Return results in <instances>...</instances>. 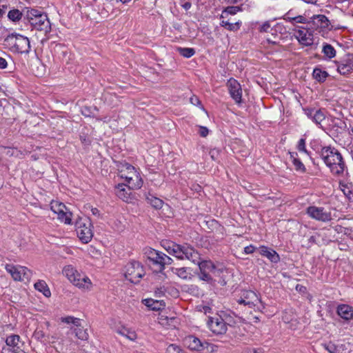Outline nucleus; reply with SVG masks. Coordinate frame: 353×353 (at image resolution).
<instances>
[{
  "label": "nucleus",
  "mask_w": 353,
  "mask_h": 353,
  "mask_svg": "<svg viewBox=\"0 0 353 353\" xmlns=\"http://www.w3.org/2000/svg\"><path fill=\"white\" fill-rule=\"evenodd\" d=\"M190 100L191 103L194 105H199L201 104L199 99L195 96L191 97Z\"/></svg>",
  "instance_id": "obj_52"
},
{
  "label": "nucleus",
  "mask_w": 353,
  "mask_h": 353,
  "mask_svg": "<svg viewBox=\"0 0 353 353\" xmlns=\"http://www.w3.org/2000/svg\"><path fill=\"white\" fill-rule=\"evenodd\" d=\"M165 292H166V289H165V286H161L159 288H157V290H155V292H154L155 296L157 297L160 298V297L165 295Z\"/></svg>",
  "instance_id": "obj_47"
},
{
  "label": "nucleus",
  "mask_w": 353,
  "mask_h": 353,
  "mask_svg": "<svg viewBox=\"0 0 353 353\" xmlns=\"http://www.w3.org/2000/svg\"><path fill=\"white\" fill-rule=\"evenodd\" d=\"M320 157L334 176L344 177L348 174L343 158L335 148L330 146L322 148Z\"/></svg>",
  "instance_id": "obj_2"
},
{
  "label": "nucleus",
  "mask_w": 353,
  "mask_h": 353,
  "mask_svg": "<svg viewBox=\"0 0 353 353\" xmlns=\"http://www.w3.org/2000/svg\"><path fill=\"white\" fill-rule=\"evenodd\" d=\"M144 274L143 267L138 261H133L125 265V277L131 283H139Z\"/></svg>",
  "instance_id": "obj_9"
},
{
  "label": "nucleus",
  "mask_w": 353,
  "mask_h": 353,
  "mask_svg": "<svg viewBox=\"0 0 353 353\" xmlns=\"http://www.w3.org/2000/svg\"><path fill=\"white\" fill-rule=\"evenodd\" d=\"M10 50L20 54H28L30 50V40L27 37L20 34L12 33L6 37L4 40Z\"/></svg>",
  "instance_id": "obj_6"
},
{
  "label": "nucleus",
  "mask_w": 353,
  "mask_h": 353,
  "mask_svg": "<svg viewBox=\"0 0 353 353\" xmlns=\"http://www.w3.org/2000/svg\"><path fill=\"white\" fill-rule=\"evenodd\" d=\"M26 18L30 26L35 30L47 34L51 30V23L46 14L36 9H27Z\"/></svg>",
  "instance_id": "obj_4"
},
{
  "label": "nucleus",
  "mask_w": 353,
  "mask_h": 353,
  "mask_svg": "<svg viewBox=\"0 0 353 353\" xmlns=\"http://www.w3.org/2000/svg\"><path fill=\"white\" fill-rule=\"evenodd\" d=\"M172 271L182 279L188 280L191 279V274L186 268H172Z\"/></svg>",
  "instance_id": "obj_32"
},
{
  "label": "nucleus",
  "mask_w": 353,
  "mask_h": 353,
  "mask_svg": "<svg viewBox=\"0 0 353 353\" xmlns=\"http://www.w3.org/2000/svg\"><path fill=\"white\" fill-rule=\"evenodd\" d=\"M22 16L21 12L17 9L9 11L8 17L12 21H18L21 19Z\"/></svg>",
  "instance_id": "obj_39"
},
{
  "label": "nucleus",
  "mask_w": 353,
  "mask_h": 353,
  "mask_svg": "<svg viewBox=\"0 0 353 353\" xmlns=\"http://www.w3.org/2000/svg\"><path fill=\"white\" fill-rule=\"evenodd\" d=\"M118 170L119 176L125 179L129 189L139 190L142 187L143 179L140 172L134 166L128 163H121Z\"/></svg>",
  "instance_id": "obj_3"
},
{
  "label": "nucleus",
  "mask_w": 353,
  "mask_h": 353,
  "mask_svg": "<svg viewBox=\"0 0 353 353\" xmlns=\"http://www.w3.org/2000/svg\"><path fill=\"white\" fill-rule=\"evenodd\" d=\"M123 3H127L130 2L131 0H120Z\"/></svg>",
  "instance_id": "obj_63"
},
{
  "label": "nucleus",
  "mask_w": 353,
  "mask_h": 353,
  "mask_svg": "<svg viewBox=\"0 0 353 353\" xmlns=\"http://www.w3.org/2000/svg\"><path fill=\"white\" fill-rule=\"evenodd\" d=\"M283 26L277 23L275 26L274 29L272 28L270 22V21H265L262 25L260 26L259 30L261 32H271L272 34H273V31H277L278 30H281Z\"/></svg>",
  "instance_id": "obj_30"
},
{
  "label": "nucleus",
  "mask_w": 353,
  "mask_h": 353,
  "mask_svg": "<svg viewBox=\"0 0 353 353\" xmlns=\"http://www.w3.org/2000/svg\"><path fill=\"white\" fill-rule=\"evenodd\" d=\"M312 22L316 28L325 29L330 26L329 20L323 14L313 16L312 18Z\"/></svg>",
  "instance_id": "obj_23"
},
{
  "label": "nucleus",
  "mask_w": 353,
  "mask_h": 353,
  "mask_svg": "<svg viewBox=\"0 0 353 353\" xmlns=\"http://www.w3.org/2000/svg\"><path fill=\"white\" fill-rule=\"evenodd\" d=\"M63 274L76 287L83 291H90L92 283L90 278L84 274L79 272L72 265H65L63 269Z\"/></svg>",
  "instance_id": "obj_5"
},
{
  "label": "nucleus",
  "mask_w": 353,
  "mask_h": 353,
  "mask_svg": "<svg viewBox=\"0 0 353 353\" xmlns=\"http://www.w3.org/2000/svg\"><path fill=\"white\" fill-rule=\"evenodd\" d=\"M34 288L37 290L42 292L46 297H49L51 295L50 290L44 281H39L35 283Z\"/></svg>",
  "instance_id": "obj_29"
},
{
  "label": "nucleus",
  "mask_w": 353,
  "mask_h": 353,
  "mask_svg": "<svg viewBox=\"0 0 353 353\" xmlns=\"http://www.w3.org/2000/svg\"><path fill=\"white\" fill-rule=\"evenodd\" d=\"M294 30V36L301 45L310 46L313 44V32L310 28L297 26Z\"/></svg>",
  "instance_id": "obj_15"
},
{
  "label": "nucleus",
  "mask_w": 353,
  "mask_h": 353,
  "mask_svg": "<svg viewBox=\"0 0 353 353\" xmlns=\"http://www.w3.org/2000/svg\"><path fill=\"white\" fill-rule=\"evenodd\" d=\"M92 214H94V215H98V214H99V210H98L97 208H92Z\"/></svg>",
  "instance_id": "obj_60"
},
{
  "label": "nucleus",
  "mask_w": 353,
  "mask_h": 353,
  "mask_svg": "<svg viewBox=\"0 0 353 353\" xmlns=\"http://www.w3.org/2000/svg\"><path fill=\"white\" fill-rule=\"evenodd\" d=\"M7 65L8 63L6 60L4 58L0 57V68L4 69L7 67Z\"/></svg>",
  "instance_id": "obj_53"
},
{
  "label": "nucleus",
  "mask_w": 353,
  "mask_h": 353,
  "mask_svg": "<svg viewBox=\"0 0 353 353\" xmlns=\"http://www.w3.org/2000/svg\"><path fill=\"white\" fill-rule=\"evenodd\" d=\"M223 1L225 2H228V3L236 4L238 3L244 2L245 0H223Z\"/></svg>",
  "instance_id": "obj_55"
},
{
  "label": "nucleus",
  "mask_w": 353,
  "mask_h": 353,
  "mask_svg": "<svg viewBox=\"0 0 353 353\" xmlns=\"http://www.w3.org/2000/svg\"><path fill=\"white\" fill-rule=\"evenodd\" d=\"M290 12H288L285 14V19L287 21L290 22L293 25H295V23H307V19L302 15H299V16L294 17H290Z\"/></svg>",
  "instance_id": "obj_31"
},
{
  "label": "nucleus",
  "mask_w": 353,
  "mask_h": 353,
  "mask_svg": "<svg viewBox=\"0 0 353 353\" xmlns=\"http://www.w3.org/2000/svg\"><path fill=\"white\" fill-rule=\"evenodd\" d=\"M183 343L190 350L196 351L200 353H212L215 351L214 345L206 341H201L199 338L193 335L185 337Z\"/></svg>",
  "instance_id": "obj_7"
},
{
  "label": "nucleus",
  "mask_w": 353,
  "mask_h": 353,
  "mask_svg": "<svg viewBox=\"0 0 353 353\" xmlns=\"http://www.w3.org/2000/svg\"><path fill=\"white\" fill-rule=\"evenodd\" d=\"M199 276L201 280L206 281L208 283H212V281H213L212 277L211 276V273L200 271Z\"/></svg>",
  "instance_id": "obj_44"
},
{
  "label": "nucleus",
  "mask_w": 353,
  "mask_h": 353,
  "mask_svg": "<svg viewBox=\"0 0 353 353\" xmlns=\"http://www.w3.org/2000/svg\"><path fill=\"white\" fill-rule=\"evenodd\" d=\"M146 199L148 203L156 209H159L163 205V201L157 197L154 196L153 195H148L146 197Z\"/></svg>",
  "instance_id": "obj_35"
},
{
  "label": "nucleus",
  "mask_w": 353,
  "mask_h": 353,
  "mask_svg": "<svg viewBox=\"0 0 353 353\" xmlns=\"http://www.w3.org/2000/svg\"><path fill=\"white\" fill-rule=\"evenodd\" d=\"M145 306L152 310L158 311L165 306L163 301L154 300L152 299H146L143 301Z\"/></svg>",
  "instance_id": "obj_25"
},
{
  "label": "nucleus",
  "mask_w": 353,
  "mask_h": 353,
  "mask_svg": "<svg viewBox=\"0 0 353 353\" xmlns=\"http://www.w3.org/2000/svg\"><path fill=\"white\" fill-rule=\"evenodd\" d=\"M145 253L148 259L152 261L153 264L159 265L160 271L164 270L165 265H169L172 263V259L170 256L154 249L148 248Z\"/></svg>",
  "instance_id": "obj_10"
},
{
  "label": "nucleus",
  "mask_w": 353,
  "mask_h": 353,
  "mask_svg": "<svg viewBox=\"0 0 353 353\" xmlns=\"http://www.w3.org/2000/svg\"><path fill=\"white\" fill-rule=\"evenodd\" d=\"M237 303L250 308L260 310L261 301L258 294L252 290H243L241 296L237 299Z\"/></svg>",
  "instance_id": "obj_11"
},
{
  "label": "nucleus",
  "mask_w": 353,
  "mask_h": 353,
  "mask_svg": "<svg viewBox=\"0 0 353 353\" xmlns=\"http://www.w3.org/2000/svg\"><path fill=\"white\" fill-rule=\"evenodd\" d=\"M322 52L324 54L325 57H327L329 59H332L336 55V50L329 43L323 44Z\"/></svg>",
  "instance_id": "obj_34"
},
{
  "label": "nucleus",
  "mask_w": 353,
  "mask_h": 353,
  "mask_svg": "<svg viewBox=\"0 0 353 353\" xmlns=\"http://www.w3.org/2000/svg\"><path fill=\"white\" fill-rule=\"evenodd\" d=\"M306 3L316 4L317 0H302Z\"/></svg>",
  "instance_id": "obj_57"
},
{
  "label": "nucleus",
  "mask_w": 353,
  "mask_h": 353,
  "mask_svg": "<svg viewBox=\"0 0 353 353\" xmlns=\"http://www.w3.org/2000/svg\"><path fill=\"white\" fill-rule=\"evenodd\" d=\"M338 314L345 320H350L353 317V307L345 304H342L337 307Z\"/></svg>",
  "instance_id": "obj_24"
},
{
  "label": "nucleus",
  "mask_w": 353,
  "mask_h": 353,
  "mask_svg": "<svg viewBox=\"0 0 353 353\" xmlns=\"http://www.w3.org/2000/svg\"><path fill=\"white\" fill-rule=\"evenodd\" d=\"M179 52L181 55L186 58L192 57L195 53V50L190 48H180Z\"/></svg>",
  "instance_id": "obj_40"
},
{
  "label": "nucleus",
  "mask_w": 353,
  "mask_h": 353,
  "mask_svg": "<svg viewBox=\"0 0 353 353\" xmlns=\"http://www.w3.org/2000/svg\"><path fill=\"white\" fill-rule=\"evenodd\" d=\"M343 229L344 228L341 225H336L335 227V230L337 231L338 232H342Z\"/></svg>",
  "instance_id": "obj_59"
},
{
  "label": "nucleus",
  "mask_w": 353,
  "mask_h": 353,
  "mask_svg": "<svg viewBox=\"0 0 353 353\" xmlns=\"http://www.w3.org/2000/svg\"><path fill=\"white\" fill-rule=\"evenodd\" d=\"M296 148L299 152H304L305 154H308L307 150L306 149L305 139H304V138L300 139L298 142Z\"/></svg>",
  "instance_id": "obj_43"
},
{
  "label": "nucleus",
  "mask_w": 353,
  "mask_h": 353,
  "mask_svg": "<svg viewBox=\"0 0 353 353\" xmlns=\"http://www.w3.org/2000/svg\"><path fill=\"white\" fill-rule=\"evenodd\" d=\"M261 255L267 257L271 262L277 263L279 261V256L276 251L267 246L261 245L259 248Z\"/></svg>",
  "instance_id": "obj_22"
},
{
  "label": "nucleus",
  "mask_w": 353,
  "mask_h": 353,
  "mask_svg": "<svg viewBox=\"0 0 353 353\" xmlns=\"http://www.w3.org/2000/svg\"><path fill=\"white\" fill-rule=\"evenodd\" d=\"M118 333L127 339L134 341L137 339V334L134 330H132L125 327H123L118 330Z\"/></svg>",
  "instance_id": "obj_33"
},
{
  "label": "nucleus",
  "mask_w": 353,
  "mask_h": 353,
  "mask_svg": "<svg viewBox=\"0 0 353 353\" xmlns=\"http://www.w3.org/2000/svg\"><path fill=\"white\" fill-rule=\"evenodd\" d=\"M221 21L220 24H221V26L222 27H224V28H225V23H231V22L230 21V19L229 18V17H228V18H221Z\"/></svg>",
  "instance_id": "obj_54"
},
{
  "label": "nucleus",
  "mask_w": 353,
  "mask_h": 353,
  "mask_svg": "<svg viewBox=\"0 0 353 353\" xmlns=\"http://www.w3.org/2000/svg\"><path fill=\"white\" fill-rule=\"evenodd\" d=\"M338 72L343 75H346L353 71V54H349L337 65Z\"/></svg>",
  "instance_id": "obj_20"
},
{
  "label": "nucleus",
  "mask_w": 353,
  "mask_h": 353,
  "mask_svg": "<svg viewBox=\"0 0 353 353\" xmlns=\"http://www.w3.org/2000/svg\"><path fill=\"white\" fill-rule=\"evenodd\" d=\"M255 250L256 248L254 245H250L244 248V253L246 254H252Z\"/></svg>",
  "instance_id": "obj_50"
},
{
  "label": "nucleus",
  "mask_w": 353,
  "mask_h": 353,
  "mask_svg": "<svg viewBox=\"0 0 353 353\" xmlns=\"http://www.w3.org/2000/svg\"><path fill=\"white\" fill-rule=\"evenodd\" d=\"M165 353H184V351L180 345L171 343L168 345Z\"/></svg>",
  "instance_id": "obj_38"
},
{
  "label": "nucleus",
  "mask_w": 353,
  "mask_h": 353,
  "mask_svg": "<svg viewBox=\"0 0 353 353\" xmlns=\"http://www.w3.org/2000/svg\"><path fill=\"white\" fill-rule=\"evenodd\" d=\"M350 128H351V133L353 134V124L352 125H350Z\"/></svg>",
  "instance_id": "obj_64"
},
{
  "label": "nucleus",
  "mask_w": 353,
  "mask_h": 353,
  "mask_svg": "<svg viewBox=\"0 0 353 353\" xmlns=\"http://www.w3.org/2000/svg\"><path fill=\"white\" fill-rule=\"evenodd\" d=\"M61 321L68 324L72 323L76 327L80 326L81 320L78 318H74L73 316H66L61 319Z\"/></svg>",
  "instance_id": "obj_41"
},
{
  "label": "nucleus",
  "mask_w": 353,
  "mask_h": 353,
  "mask_svg": "<svg viewBox=\"0 0 353 353\" xmlns=\"http://www.w3.org/2000/svg\"><path fill=\"white\" fill-rule=\"evenodd\" d=\"M33 336L37 340L41 341L45 336V333L41 330L36 329V330L34 331V332L33 334Z\"/></svg>",
  "instance_id": "obj_46"
},
{
  "label": "nucleus",
  "mask_w": 353,
  "mask_h": 353,
  "mask_svg": "<svg viewBox=\"0 0 353 353\" xmlns=\"http://www.w3.org/2000/svg\"><path fill=\"white\" fill-rule=\"evenodd\" d=\"M250 353H263V352L262 351H261L260 350L252 349L251 350Z\"/></svg>",
  "instance_id": "obj_61"
},
{
  "label": "nucleus",
  "mask_w": 353,
  "mask_h": 353,
  "mask_svg": "<svg viewBox=\"0 0 353 353\" xmlns=\"http://www.w3.org/2000/svg\"><path fill=\"white\" fill-rule=\"evenodd\" d=\"M323 347L329 353H336V346L331 342L328 343H325L323 345Z\"/></svg>",
  "instance_id": "obj_45"
},
{
  "label": "nucleus",
  "mask_w": 353,
  "mask_h": 353,
  "mask_svg": "<svg viewBox=\"0 0 353 353\" xmlns=\"http://www.w3.org/2000/svg\"><path fill=\"white\" fill-rule=\"evenodd\" d=\"M82 114L85 117H95L94 114L91 111L90 108L85 107L81 111Z\"/></svg>",
  "instance_id": "obj_48"
},
{
  "label": "nucleus",
  "mask_w": 353,
  "mask_h": 353,
  "mask_svg": "<svg viewBox=\"0 0 353 353\" xmlns=\"http://www.w3.org/2000/svg\"><path fill=\"white\" fill-rule=\"evenodd\" d=\"M52 211L57 214V218L65 224L70 225L72 223V213L68 210L66 206L59 201H52L50 203Z\"/></svg>",
  "instance_id": "obj_13"
},
{
  "label": "nucleus",
  "mask_w": 353,
  "mask_h": 353,
  "mask_svg": "<svg viewBox=\"0 0 353 353\" xmlns=\"http://www.w3.org/2000/svg\"><path fill=\"white\" fill-rule=\"evenodd\" d=\"M125 185L124 184H119L116 187V194L123 201L128 202L130 199V193L129 192L130 189L128 188V190H127Z\"/></svg>",
  "instance_id": "obj_26"
},
{
  "label": "nucleus",
  "mask_w": 353,
  "mask_h": 353,
  "mask_svg": "<svg viewBox=\"0 0 353 353\" xmlns=\"http://www.w3.org/2000/svg\"><path fill=\"white\" fill-rule=\"evenodd\" d=\"M267 41L268 43H272L273 44H276L277 43V41H271L270 39H267Z\"/></svg>",
  "instance_id": "obj_62"
},
{
  "label": "nucleus",
  "mask_w": 353,
  "mask_h": 353,
  "mask_svg": "<svg viewBox=\"0 0 353 353\" xmlns=\"http://www.w3.org/2000/svg\"><path fill=\"white\" fill-rule=\"evenodd\" d=\"M290 159L296 171L301 172H305V167L303 165V163L301 161V160L298 158V154L296 152H290Z\"/></svg>",
  "instance_id": "obj_27"
},
{
  "label": "nucleus",
  "mask_w": 353,
  "mask_h": 353,
  "mask_svg": "<svg viewBox=\"0 0 353 353\" xmlns=\"http://www.w3.org/2000/svg\"><path fill=\"white\" fill-rule=\"evenodd\" d=\"M339 188L345 196L351 199V196L353 194V185L351 183L341 181L339 182Z\"/></svg>",
  "instance_id": "obj_28"
},
{
  "label": "nucleus",
  "mask_w": 353,
  "mask_h": 353,
  "mask_svg": "<svg viewBox=\"0 0 353 353\" xmlns=\"http://www.w3.org/2000/svg\"><path fill=\"white\" fill-rule=\"evenodd\" d=\"M76 232L84 243L91 241L93 236L92 225L88 218H79L75 223Z\"/></svg>",
  "instance_id": "obj_8"
},
{
  "label": "nucleus",
  "mask_w": 353,
  "mask_h": 353,
  "mask_svg": "<svg viewBox=\"0 0 353 353\" xmlns=\"http://www.w3.org/2000/svg\"><path fill=\"white\" fill-rule=\"evenodd\" d=\"M72 332L75 333V335L78 339L82 341H85L88 339V333L87 332V330L81 327V325L74 328Z\"/></svg>",
  "instance_id": "obj_36"
},
{
  "label": "nucleus",
  "mask_w": 353,
  "mask_h": 353,
  "mask_svg": "<svg viewBox=\"0 0 353 353\" xmlns=\"http://www.w3.org/2000/svg\"><path fill=\"white\" fill-rule=\"evenodd\" d=\"M6 348H3V353H25L23 346V343L20 341V336L16 334H12L7 337Z\"/></svg>",
  "instance_id": "obj_16"
},
{
  "label": "nucleus",
  "mask_w": 353,
  "mask_h": 353,
  "mask_svg": "<svg viewBox=\"0 0 353 353\" xmlns=\"http://www.w3.org/2000/svg\"><path fill=\"white\" fill-rule=\"evenodd\" d=\"M183 7L185 10H188L191 8V3L190 2H186L183 5Z\"/></svg>",
  "instance_id": "obj_56"
},
{
  "label": "nucleus",
  "mask_w": 353,
  "mask_h": 353,
  "mask_svg": "<svg viewBox=\"0 0 353 353\" xmlns=\"http://www.w3.org/2000/svg\"><path fill=\"white\" fill-rule=\"evenodd\" d=\"M8 9L6 5H0V19L5 14Z\"/></svg>",
  "instance_id": "obj_51"
},
{
  "label": "nucleus",
  "mask_w": 353,
  "mask_h": 353,
  "mask_svg": "<svg viewBox=\"0 0 353 353\" xmlns=\"http://www.w3.org/2000/svg\"><path fill=\"white\" fill-rule=\"evenodd\" d=\"M251 7V2L245 0L239 6H228L222 11L221 18H228L229 15H234L239 11L248 10Z\"/></svg>",
  "instance_id": "obj_19"
},
{
  "label": "nucleus",
  "mask_w": 353,
  "mask_h": 353,
  "mask_svg": "<svg viewBox=\"0 0 353 353\" xmlns=\"http://www.w3.org/2000/svg\"><path fill=\"white\" fill-rule=\"evenodd\" d=\"M229 94L236 104L242 102V88L241 84L234 79L230 78L227 82Z\"/></svg>",
  "instance_id": "obj_18"
},
{
  "label": "nucleus",
  "mask_w": 353,
  "mask_h": 353,
  "mask_svg": "<svg viewBox=\"0 0 353 353\" xmlns=\"http://www.w3.org/2000/svg\"><path fill=\"white\" fill-rule=\"evenodd\" d=\"M199 133L201 137H205L208 136V134L209 133V130L206 127L201 126L199 128Z\"/></svg>",
  "instance_id": "obj_49"
},
{
  "label": "nucleus",
  "mask_w": 353,
  "mask_h": 353,
  "mask_svg": "<svg viewBox=\"0 0 353 353\" xmlns=\"http://www.w3.org/2000/svg\"><path fill=\"white\" fill-rule=\"evenodd\" d=\"M97 120L103 121L105 123H108L110 121V119L107 117H105L104 118H97Z\"/></svg>",
  "instance_id": "obj_58"
},
{
  "label": "nucleus",
  "mask_w": 353,
  "mask_h": 353,
  "mask_svg": "<svg viewBox=\"0 0 353 353\" xmlns=\"http://www.w3.org/2000/svg\"><path fill=\"white\" fill-rule=\"evenodd\" d=\"M313 77L318 81H324L327 77V72L323 71L321 69L315 68L312 73Z\"/></svg>",
  "instance_id": "obj_37"
},
{
  "label": "nucleus",
  "mask_w": 353,
  "mask_h": 353,
  "mask_svg": "<svg viewBox=\"0 0 353 353\" xmlns=\"http://www.w3.org/2000/svg\"><path fill=\"white\" fill-rule=\"evenodd\" d=\"M163 248L171 255L180 260H189L197 263L200 271L216 274V268L211 261H199L200 255L193 247L188 245H179L172 241H162Z\"/></svg>",
  "instance_id": "obj_1"
},
{
  "label": "nucleus",
  "mask_w": 353,
  "mask_h": 353,
  "mask_svg": "<svg viewBox=\"0 0 353 353\" xmlns=\"http://www.w3.org/2000/svg\"><path fill=\"white\" fill-rule=\"evenodd\" d=\"M304 113L316 125H320L325 119V115L321 110L314 108H304Z\"/></svg>",
  "instance_id": "obj_21"
},
{
  "label": "nucleus",
  "mask_w": 353,
  "mask_h": 353,
  "mask_svg": "<svg viewBox=\"0 0 353 353\" xmlns=\"http://www.w3.org/2000/svg\"><path fill=\"white\" fill-rule=\"evenodd\" d=\"M207 323L208 328L215 334H223L228 330L227 323L221 316L209 318Z\"/></svg>",
  "instance_id": "obj_17"
},
{
  "label": "nucleus",
  "mask_w": 353,
  "mask_h": 353,
  "mask_svg": "<svg viewBox=\"0 0 353 353\" xmlns=\"http://www.w3.org/2000/svg\"><path fill=\"white\" fill-rule=\"evenodd\" d=\"M5 268L14 281L28 282L31 279L32 271L26 267L7 264Z\"/></svg>",
  "instance_id": "obj_12"
},
{
  "label": "nucleus",
  "mask_w": 353,
  "mask_h": 353,
  "mask_svg": "<svg viewBox=\"0 0 353 353\" xmlns=\"http://www.w3.org/2000/svg\"><path fill=\"white\" fill-rule=\"evenodd\" d=\"M306 213L311 219L321 222H327L332 219L331 212L323 207L309 206Z\"/></svg>",
  "instance_id": "obj_14"
},
{
  "label": "nucleus",
  "mask_w": 353,
  "mask_h": 353,
  "mask_svg": "<svg viewBox=\"0 0 353 353\" xmlns=\"http://www.w3.org/2000/svg\"><path fill=\"white\" fill-rule=\"evenodd\" d=\"M225 28L230 31L236 32L239 30L241 26V21H238L235 23H225Z\"/></svg>",
  "instance_id": "obj_42"
}]
</instances>
